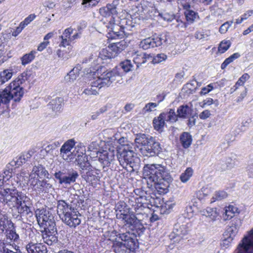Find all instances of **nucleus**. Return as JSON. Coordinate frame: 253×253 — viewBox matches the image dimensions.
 <instances>
[{"instance_id": "31", "label": "nucleus", "mask_w": 253, "mask_h": 253, "mask_svg": "<svg viewBox=\"0 0 253 253\" xmlns=\"http://www.w3.org/2000/svg\"><path fill=\"white\" fill-rule=\"evenodd\" d=\"M180 140L182 145L185 148H188L192 143L191 135L187 132H184L181 135Z\"/></svg>"}, {"instance_id": "25", "label": "nucleus", "mask_w": 253, "mask_h": 253, "mask_svg": "<svg viewBox=\"0 0 253 253\" xmlns=\"http://www.w3.org/2000/svg\"><path fill=\"white\" fill-rule=\"evenodd\" d=\"M166 115L165 113H162L158 117L153 119L154 127L157 131H162L165 125Z\"/></svg>"}, {"instance_id": "56", "label": "nucleus", "mask_w": 253, "mask_h": 253, "mask_svg": "<svg viewBox=\"0 0 253 253\" xmlns=\"http://www.w3.org/2000/svg\"><path fill=\"white\" fill-rule=\"evenodd\" d=\"M238 229L236 226L232 225L228 228L227 232L229 234V237H233V238L238 232Z\"/></svg>"}, {"instance_id": "45", "label": "nucleus", "mask_w": 253, "mask_h": 253, "mask_svg": "<svg viewBox=\"0 0 253 253\" xmlns=\"http://www.w3.org/2000/svg\"><path fill=\"white\" fill-rule=\"evenodd\" d=\"M231 42L229 40L222 41L219 44L218 50L219 52L223 53L228 50L231 45Z\"/></svg>"}, {"instance_id": "44", "label": "nucleus", "mask_w": 253, "mask_h": 253, "mask_svg": "<svg viewBox=\"0 0 253 253\" xmlns=\"http://www.w3.org/2000/svg\"><path fill=\"white\" fill-rule=\"evenodd\" d=\"M36 51H32L28 54H26L21 58V62L23 65L30 63L35 58Z\"/></svg>"}, {"instance_id": "6", "label": "nucleus", "mask_w": 253, "mask_h": 253, "mask_svg": "<svg viewBox=\"0 0 253 253\" xmlns=\"http://www.w3.org/2000/svg\"><path fill=\"white\" fill-rule=\"evenodd\" d=\"M119 1L118 0H114L110 3H107L106 6H103L99 9L100 15L104 17L102 19V22L105 27H111L113 29H116L119 27L115 23V18L113 15L117 14V7Z\"/></svg>"}, {"instance_id": "34", "label": "nucleus", "mask_w": 253, "mask_h": 253, "mask_svg": "<svg viewBox=\"0 0 253 253\" xmlns=\"http://www.w3.org/2000/svg\"><path fill=\"white\" fill-rule=\"evenodd\" d=\"M116 25L119 27L116 29H113L111 27H106L109 30L108 33L111 35V36H112L113 38H116V37L121 38L125 33L124 28L117 24Z\"/></svg>"}, {"instance_id": "11", "label": "nucleus", "mask_w": 253, "mask_h": 253, "mask_svg": "<svg viewBox=\"0 0 253 253\" xmlns=\"http://www.w3.org/2000/svg\"><path fill=\"white\" fill-rule=\"evenodd\" d=\"M75 143L74 140L70 139L66 142L60 149V154L63 159L65 160H73L74 156L76 157L79 153V147H75L73 151L71 150L74 148Z\"/></svg>"}, {"instance_id": "50", "label": "nucleus", "mask_w": 253, "mask_h": 253, "mask_svg": "<svg viewBox=\"0 0 253 253\" xmlns=\"http://www.w3.org/2000/svg\"><path fill=\"white\" fill-rule=\"evenodd\" d=\"M31 156L32 155L30 153V152L23 154L20 156L16 161V165L18 166H21L23 163H25L29 158H31Z\"/></svg>"}, {"instance_id": "17", "label": "nucleus", "mask_w": 253, "mask_h": 253, "mask_svg": "<svg viewBox=\"0 0 253 253\" xmlns=\"http://www.w3.org/2000/svg\"><path fill=\"white\" fill-rule=\"evenodd\" d=\"M118 238L121 239L126 246L128 247L130 251L134 250L137 247V242L134 234L129 232L119 234Z\"/></svg>"}, {"instance_id": "5", "label": "nucleus", "mask_w": 253, "mask_h": 253, "mask_svg": "<svg viewBox=\"0 0 253 253\" xmlns=\"http://www.w3.org/2000/svg\"><path fill=\"white\" fill-rule=\"evenodd\" d=\"M57 212L60 218L67 225L75 227L81 223L79 213L64 200H59L57 202Z\"/></svg>"}, {"instance_id": "64", "label": "nucleus", "mask_w": 253, "mask_h": 253, "mask_svg": "<svg viewBox=\"0 0 253 253\" xmlns=\"http://www.w3.org/2000/svg\"><path fill=\"white\" fill-rule=\"evenodd\" d=\"M116 208V212H117V211L124 210L127 207L126 206V204L125 202L120 201L117 203Z\"/></svg>"}, {"instance_id": "48", "label": "nucleus", "mask_w": 253, "mask_h": 253, "mask_svg": "<svg viewBox=\"0 0 253 253\" xmlns=\"http://www.w3.org/2000/svg\"><path fill=\"white\" fill-rule=\"evenodd\" d=\"M227 197V194L223 191H219L215 193L214 196L212 197L213 200L211 202H215V201L221 200Z\"/></svg>"}, {"instance_id": "26", "label": "nucleus", "mask_w": 253, "mask_h": 253, "mask_svg": "<svg viewBox=\"0 0 253 253\" xmlns=\"http://www.w3.org/2000/svg\"><path fill=\"white\" fill-rule=\"evenodd\" d=\"M193 109L187 105H183L179 106L177 110V113L179 118L186 119L189 118L192 115Z\"/></svg>"}, {"instance_id": "63", "label": "nucleus", "mask_w": 253, "mask_h": 253, "mask_svg": "<svg viewBox=\"0 0 253 253\" xmlns=\"http://www.w3.org/2000/svg\"><path fill=\"white\" fill-rule=\"evenodd\" d=\"M59 38L61 40L59 44V46L66 47V46L69 45L70 44V42H71V39L60 37Z\"/></svg>"}, {"instance_id": "21", "label": "nucleus", "mask_w": 253, "mask_h": 253, "mask_svg": "<svg viewBox=\"0 0 253 253\" xmlns=\"http://www.w3.org/2000/svg\"><path fill=\"white\" fill-rule=\"evenodd\" d=\"M74 157L75 159L76 164L82 169V171L87 170L88 168L90 169V167H91L86 155L83 152L79 151V153Z\"/></svg>"}, {"instance_id": "2", "label": "nucleus", "mask_w": 253, "mask_h": 253, "mask_svg": "<svg viewBox=\"0 0 253 253\" xmlns=\"http://www.w3.org/2000/svg\"><path fill=\"white\" fill-rule=\"evenodd\" d=\"M0 201L10 209L15 208L23 215L32 214L30 198L16 189H0Z\"/></svg>"}, {"instance_id": "32", "label": "nucleus", "mask_w": 253, "mask_h": 253, "mask_svg": "<svg viewBox=\"0 0 253 253\" xmlns=\"http://www.w3.org/2000/svg\"><path fill=\"white\" fill-rule=\"evenodd\" d=\"M30 174L27 170L23 169L20 173L17 174V181L23 184H29Z\"/></svg>"}, {"instance_id": "29", "label": "nucleus", "mask_w": 253, "mask_h": 253, "mask_svg": "<svg viewBox=\"0 0 253 253\" xmlns=\"http://www.w3.org/2000/svg\"><path fill=\"white\" fill-rule=\"evenodd\" d=\"M63 99L60 97H56L50 101L48 107L52 111L57 112L60 111L62 104Z\"/></svg>"}, {"instance_id": "1", "label": "nucleus", "mask_w": 253, "mask_h": 253, "mask_svg": "<svg viewBox=\"0 0 253 253\" xmlns=\"http://www.w3.org/2000/svg\"><path fill=\"white\" fill-rule=\"evenodd\" d=\"M100 61L101 59L97 55H93L86 60V62H88L93 68V70L90 69V73H95L97 75V79L91 82V86L84 91V93L87 95L98 94V91L101 87L109 86L121 76L118 67L111 71H106L104 68L98 69L96 66L99 64Z\"/></svg>"}, {"instance_id": "54", "label": "nucleus", "mask_w": 253, "mask_h": 253, "mask_svg": "<svg viewBox=\"0 0 253 253\" xmlns=\"http://www.w3.org/2000/svg\"><path fill=\"white\" fill-rule=\"evenodd\" d=\"M167 58V55L164 53L158 54L153 58V62L154 64L158 63L165 61Z\"/></svg>"}, {"instance_id": "38", "label": "nucleus", "mask_w": 253, "mask_h": 253, "mask_svg": "<svg viewBox=\"0 0 253 253\" xmlns=\"http://www.w3.org/2000/svg\"><path fill=\"white\" fill-rule=\"evenodd\" d=\"M13 73L9 70H4L0 72V84L8 81L12 76Z\"/></svg>"}, {"instance_id": "51", "label": "nucleus", "mask_w": 253, "mask_h": 253, "mask_svg": "<svg viewBox=\"0 0 253 253\" xmlns=\"http://www.w3.org/2000/svg\"><path fill=\"white\" fill-rule=\"evenodd\" d=\"M187 21L192 23L196 17V13L191 10H186L184 12Z\"/></svg>"}, {"instance_id": "40", "label": "nucleus", "mask_w": 253, "mask_h": 253, "mask_svg": "<svg viewBox=\"0 0 253 253\" xmlns=\"http://www.w3.org/2000/svg\"><path fill=\"white\" fill-rule=\"evenodd\" d=\"M143 13L148 18H153L156 17V14L153 13V11L155 10V7L152 4H148V6L144 5L142 6Z\"/></svg>"}, {"instance_id": "20", "label": "nucleus", "mask_w": 253, "mask_h": 253, "mask_svg": "<svg viewBox=\"0 0 253 253\" xmlns=\"http://www.w3.org/2000/svg\"><path fill=\"white\" fill-rule=\"evenodd\" d=\"M146 200L145 197L141 196L136 197H131L128 201V205L131 207V209L134 211H141L142 209H145L144 201Z\"/></svg>"}, {"instance_id": "46", "label": "nucleus", "mask_w": 253, "mask_h": 253, "mask_svg": "<svg viewBox=\"0 0 253 253\" xmlns=\"http://www.w3.org/2000/svg\"><path fill=\"white\" fill-rule=\"evenodd\" d=\"M3 253H21L19 247L16 244L7 245Z\"/></svg>"}, {"instance_id": "12", "label": "nucleus", "mask_w": 253, "mask_h": 253, "mask_svg": "<svg viewBox=\"0 0 253 253\" xmlns=\"http://www.w3.org/2000/svg\"><path fill=\"white\" fill-rule=\"evenodd\" d=\"M54 176L58 180L60 184L67 185L74 183L78 177L79 174L77 171L72 169L69 170L67 173L59 171L55 173Z\"/></svg>"}, {"instance_id": "47", "label": "nucleus", "mask_w": 253, "mask_h": 253, "mask_svg": "<svg viewBox=\"0 0 253 253\" xmlns=\"http://www.w3.org/2000/svg\"><path fill=\"white\" fill-rule=\"evenodd\" d=\"M129 214V208H126L120 211H117L116 213V217L117 219L124 221V219H126Z\"/></svg>"}, {"instance_id": "52", "label": "nucleus", "mask_w": 253, "mask_h": 253, "mask_svg": "<svg viewBox=\"0 0 253 253\" xmlns=\"http://www.w3.org/2000/svg\"><path fill=\"white\" fill-rule=\"evenodd\" d=\"M120 66L125 72H127L131 70L132 65H131L130 60H126V61L122 62L120 64Z\"/></svg>"}, {"instance_id": "28", "label": "nucleus", "mask_w": 253, "mask_h": 253, "mask_svg": "<svg viewBox=\"0 0 253 253\" xmlns=\"http://www.w3.org/2000/svg\"><path fill=\"white\" fill-rule=\"evenodd\" d=\"M112 249L115 253H126L128 247L122 242L115 240L113 242Z\"/></svg>"}, {"instance_id": "7", "label": "nucleus", "mask_w": 253, "mask_h": 253, "mask_svg": "<svg viewBox=\"0 0 253 253\" xmlns=\"http://www.w3.org/2000/svg\"><path fill=\"white\" fill-rule=\"evenodd\" d=\"M143 174L147 178V184L154 182L160 177L169 179L170 176L166 168L161 165H145L143 168Z\"/></svg>"}, {"instance_id": "18", "label": "nucleus", "mask_w": 253, "mask_h": 253, "mask_svg": "<svg viewBox=\"0 0 253 253\" xmlns=\"http://www.w3.org/2000/svg\"><path fill=\"white\" fill-rule=\"evenodd\" d=\"M5 238L6 242L8 245L15 244L19 240V236L16 233L15 229L13 227V224L11 222V224L6 225L5 229Z\"/></svg>"}, {"instance_id": "36", "label": "nucleus", "mask_w": 253, "mask_h": 253, "mask_svg": "<svg viewBox=\"0 0 253 253\" xmlns=\"http://www.w3.org/2000/svg\"><path fill=\"white\" fill-rule=\"evenodd\" d=\"M10 224H11V221L8 219L7 216L5 214L0 213V235L3 233L6 225Z\"/></svg>"}, {"instance_id": "13", "label": "nucleus", "mask_w": 253, "mask_h": 253, "mask_svg": "<svg viewBox=\"0 0 253 253\" xmlns=\"http://www.w3.org/2000/svg\"><path fill=\"white\" fill-rule=\"evenodd\" d=\"M237 253H253V229L242 240L237 249Z\"/></svg>"}, {"instance_id": "53", "label": "nucleus", "mask_w": 253, "mask_h": 253, "mask_svg": "<svg viewBox=\"0 0 253 253\" xmlns=\"http://www.w3.org/2000/svg\"><path fill=\"white\" fill-rule=\"evenodd\" d=\"M233 23V21H227L225 22L220 27L219 32L221 34L225 33L228 31L229 27L232 25Z\"/></svg>"}, {"instance_id": "61", "label": "nucleus", "mask_w": 253, "mask_h": 253, "mask_svg": "<svg viewBox=\"0 0 253 253\" xmlns=\"http://www.w3.org/2000/svg\"><path fill=\"white\" fill-rule=\"evenodd\" d=\"M211 115L210 111L208 110L203 111L199 114V118L202 120H206Z\"/></svg>"}, {"instance_id": "19", "label": "nucleus", "mask_w": 253, "mask_h": 253, "mask_svg": "<svg viewBox=\"0 0 253 253\" xmlns=\"http://www.w3.org/2000/svg\"><path fill=\"white\" fill-rule=\"evenodd\" d=\"M43 230L42 232V236L44 242L46 244L51 245L57 241V230L55 227H53L52 228H48Z\"/></svg>"}, {"instance_id": "3", "label": "nucleus", "mask_w": 253, "mask_h": 253, "mask_svg": "<svg viewBox=\"0 0 253 253\" xmlns=\"http://www.w3.org/2000/svg\"><path fill=\"white\" fill-rule=\"evenodd\" d=\"M27 73L24 72L18 76L4 90L0 91L1 103H8L10 100L19 102L24 94L23 88L20 85L27 80Z\"/></svg>"}, {"instance_id": "4", "label": "nucleus", "mask_w": 253, "mask_h": 253, "mask_svg": "<svg viewBox=\"0 0 253 253\" xmlns=\"http://www.w3.org/2000/svg\"><path fill=\"white\" fill-rule=\"evenodd\" d=\"M136 147L141 153L146 156H153L161 151L160 144L152 136L140 134L135 139Z\"/></svg>"}, {"instance_id": "60", "label": "nucleus", "mask_w": 253, "mask_h": 253, "mask_svg": "<svg viewBox=\"0 0 253 253\" xmlns=\"http://www.w3.org/2000/svg\"><path fill=\"white\" fill-rule=\"evenodd\" d=\"M36 17L35 14H30L27 18L25 19V20L21 22L20 24L21 25L24 26V27L29 24L31 22H32Z\"/></svg>"}, {"instance_id": "35", "label": "nucleus", "mask_w": 253, "mask_h": 253, "mask_svg": "<svg viewBox=\"0 0 253 253\" xmlns=\"http://www.w3.org/2000/svg\"><path fill=\"white\" fill-rule=\"evenodd\" d=\"M203 212V215L209 217L213 221H215L218 216V213L216 208L208 209L206 211Z\"/></svg>"}, {"instance_id": "9", "label": "nucleus", "mask_w": 253, "mask_h": 253, "mask_svg": "<svg viewBox=\"0 0 253 253\" xmlns=\"http://www.w3.org/2000/svg\"><path fill=\"white\" fill-rule=\"evenodd\" d=\"M36 216L41 228L45 229L55 227L53 216L48 211L43 209H37L36 211Z\"/></svg>"}, {"instance_id": "24", "label": "nucleus", "mask_w": 253, "mask_h": 253, "mask_svg": "<svg viewBox=\"0 0 253 253\" xmlns=\"http://www.w3.org/2000/svg\"><path fill=\"white\" fill-rule=\"evenodd\" d=\"M48 175V171L41 165L34 166L30 174L29 177H34L42 178Z\"/></svg>"}, {"instance_id": "62", "label": "nucleus", "mask_w": 253, "mask_h": 253, "mask_svg": "<svg viewBox=\"0 0 253 253\" xmlns=\"http://www.w3.org/2000/svg\"><path fill=\"white\" fill-rule=\"evenodd\" d=\"M213 89V86L211 84H210L206 87H204L202 88L200 92L201 95H205L211 91Z\"/></svg>"}, {"instance_id": "41", "label": "nucleus", "mask_w": 253, "mask_h": 253, "mask_svg": "<svg viewBox=\"0 0 253 253\" xmlns=\"http://www.w3.org/2000/svg\"><path fill=\"white\" fill-rule=\"evenodd\" d=\"M234 210H236V208L232 206H229L228 207H226L223 216L224 220H229L232 218L234 215Z\"/></svg>"}, {"instance_id": "49", "label": "nucleus", "mask_w": 253, "mask_h": 253, "mask_svg": "<svg viewBox=\"0 0 253 253\" xmlns=\"http://www.w3.org/2000/svg\"><path fill=\"white\" fill-rule=\"evenodd\" d=\"M41 244L29 243L26 245V249L28 253H37V250L39 249V245Z\"/></svg>"}, {"instance_id": "8", "label": "nucleus", "mask_w": 253, "mask_h": 253, "mask_svg": "<svg viewBox=\"0 0 253 253\" xmlns=\"http://www.w3.org/2000/svg\"><path fill=\"white\" fill-rule=\"evenodd\" d=\"M134 155V152L129 150L127 146H122L119 148L117 154L120 165L126 169L127 168V166L133 169L135 166V160L137 159Z\"/></svg>"}, {"instance_id": "33", "label": "nucleus", "mask_w": 253, "mask_h": 253, "mask_svg": "<svg viewBox=\"0 0 253 253\" xmlns=\"http://www.w3.org/2000/svg\"><path fill=\"white\" fill-rule=\"evenodd\" d=\"M81 174L83 178L88 182H92L93 180H94L96 178L93 170L91 169V167H90V169L88 168L87 170L82 171Z\"/></svg>"}, {"instance_id": "22", "label": "nucleus", "mask_w": 253, "mask_h": 253, "mask_svg": "<svg viewBox=\"0 0 253 253\" xmlns=\"http://www.w3.org/2000/svg\"><path fill=\"white\" fill-rule=\"evenodd\" d=\"M128 54L131 56L133 62L136 65L137 67L145 63L147 59L149 58V55L138 51H129Z\"/></svg>"}, {"instance_id": "43", "label": "nucleus", "mask_w": 253, "mask_h": 253, "mask_svg": "<svg viewBox=\"0 0 253 253\" xmlns=\"http://www.w3.org/2000/svg\"><path fill=\"white\" fill-rule=\"evenodd\" d=\"M165 96H163L162 99H161L158 103L150 102L146 104L143 108V111L144 113H148L155 110V108L158 106L159 103L163 100Z\"/></svg>"}, {"instance_id": "37", "label": "nucleus", "mask_w": 253, "mask_h": 253, "mask_svg": "<svg viewBox=\"0 0 253 253\" xmlns=\"http://www.w3.org/2000/svg\"><path fill=\"white\" fill-rule=\"evenodd\" d=\"M123 221L125 224L133 226L136 230H138L137 220H136L135 214L133 213L129 214L126 219H124Z\"/></svg>"}, {"instance_id": "23", "label": "nucleus", "mask_w": 253, "mask_h": 253, "mask_svg": "<svg viewBox=\"0 0 253 253\" xmlns=\"http://www.w3.org/2000/svg\"><path fill=\"white\" fill-rule=\"evenodd\" d=\"M188 228L186 224H176L173 231L174 238H177L176 241L180 240L188 233Z\"/></svg>"}, {"instance_id": "42", "label": "nucleus", "mask_w": 253, "mask_h": 253, "mask_svg": "<svg viewBox=\"0 0 253 253\" xmlns=\"http://www.w3.org/2000/svg\"><path fill=\"white\" fill-rule=\"evenodd\" d=\"M165 114H166V121L172 123L176 122L178 117H179L178 116V113L176 114L174 110L172 109H170L168 112L165 113Z\"/></svg>"}, {"instance_id": "10", "label": "nucleus", "mask_w": 253, "mask_h": 253, "mask_svg": "<svg viewBox=\"0 0 253 253\" xmlns=\"http://www.w3.org/2000/svg\"><path fill=\"white\" fill-rule=\"evenodd\" d=\"M98 160L94 161L93 165L94 169L97 170H100L101 168L110 166L111 162L114 160L115 157V151L114 149L103 150L97 153Z\"/></svg>"}, {"instance_id": "14", "label": "nucleus", "mask_w": 253, "mask_h": 253, "mask_svg": "<svg viewBox=\"0 0 253 253\" xmlns=\"http://www.w3.org/2000/svg\"><path fill=\"white\" fill-rule=\"evenodd\" d=\"M29 186L35 191L37 194H40L51 185L44 180H40L39 178L29 177Z\"/></svg>"}, {"instance_id": "57", "label": "nucleus", "mask_w": 253, "mask_h": 253, "mask_svg": "<svg viewBox=\"0 0 253 253\" xmlns=\"http://www.w3.org/2000/svg\"><path fill=\"white\" fill-rule=\"evenodd\" d=\"M233 240V237H228L227 238L223 240L222 243H221V247L224 249L228 248L231 245Z\"/></svg>"}, {"instance_id": "58", "label": "nucleus", "mask_w": 253, "mask_h": 253, "mask_svg": "<svg viewBox=\"0 0 253 253\" xmlns=\"http://www.w3.org/2000/svg\"><path fill=\"white\" fill-rule=\"evenodd\" d=\"M250 76L247 73L244 74L238 80L237 84L243 86L245 83L250 79Z\"/></svg>"}, {"instance_id": "27", "label": "nucleus", "mask_w": 253, "mask_h": 253, "mask_svg": "<svg viewBox=\"0 0 253 253\" xmlns=\"http://www.w3.org/2000/svg\"><path fill=\"white\" fill-rule=\"evenodd\" d=\"M144 210V209H142L140 212L134 211L136 220H137L138 229L140 232H143L145 229L141 221L148 218V215L145 213Z\"/></svg>"}, {"instance_id": "15", "label": "nucleus", "mask_w": 253, "mask_h": 253, "mask_svg": "<svg viewBox=\"0 0 253 253\" xmlns=\"http://www.w3.org/2000/svg\"><path fill=\"white\" fill-rule=\"evenodd\" d=\"M165 40L161 36H156L154 38H148L141 41L139 43L140 48L144 50L149 49L157 46H160L162 44Z\"/></svg>"}, {"instance_id": "39", "label": "nucleus", "mask_w": 253, "mask_h": 253, "mask_svg": "<svg viewBox=\"0 0 253 253\" xmlns=\"http://www.w3.org/2000/svg\"><path fill=\"white\" fill-rule=\"evenodd\" d=\"M193 170L191 168H187L184 172L180 176V179L181 182L185 183L188 181L192 176Z\"/></svg>"}, {"instance_id": "59", "label": "nucleus", "mask_w": 253, "mask_h": 253, "mask_svg": "<svg viewBox=\"0 0 253 253\" xmlns=\"http://www.w3.org/2000/svg\"><path fill=\"white\" fill-rule=\"evenodd\" d=\"M73 29L71 27L66 29L63 35L60 36V38H64L66 39H71V35L73 33Z\"/></svg>"}, {"instance_id": "16", "label": "nucleus", "mask_w": 253, "mask_h": 253, "mask_svg": "<svg viewBox=\"0 0 253 253\" xmlns=\"http://www.w3.org/2000/svg\"><path fill=\"white\" fill-rule=\"evenodd\" d=\"M169 179L164 178L160 177L155 180L154 182L150 183L148 184L149 187L152 189H155L160 194H165L168 192V187H169V183L168 180Z\"/></svg>"}, {"instance_id": "55", "label": "nucleus", "mask_w": 253, "mask_h": 253, "mask_svg": "<svg viewBox=\"0 0 253 253\" xmlns=\"http://www.w3.org/2000/svg\"><path fill=\"white\" fill-rule=\"evenodd\" d=\"M101 0H83L82 4L86 7L96 6Z\"/></svg>"}, {"instance_id": "30", "label": "nucleus", "mask_w": 253, "mask_h": 253, "mask_svg": "<svg viewBox=\"0 0 253 253\" xmlns=\"http://www.w3.org/2000/svg\"><path fill=\"white\" fill-rule=\"evenodd\" d=\"M79 75V69L77 67H75L68 73L64 79L67 83H73L77 79Z\"/></svg>"}]
</instances>
